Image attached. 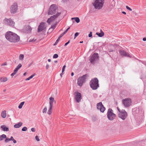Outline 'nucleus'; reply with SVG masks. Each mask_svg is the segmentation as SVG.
Listing matches in <instances>:
<instances>
[{
	"label": "nucleus",
	"instance_id": "51",
	"mask_svg": "<svg viewBox=\"0 0 146 146\" xmlns=\"http://www.w3.org/2000/svg\"><path fill=\"white\" fill-rule=\"evenodd\" d=\"M64 35L62 33V34L60 35L58 38H60Z\"/></svg>",
	"mask_w": 146,
	"mask_h": 146
},
{
	"label": "nucleus",
	"instance_id": "13",
	"mask_svg": "<svg viewBox=\"0 0 146 146\" xmlns=\"http://www.w3.org/2000/svg\"><path fill=\"white\" fill-rule=\"evenodd\" d=\"M46 23L41 22L39 25L38 28V32H40L44 30L46 28Z\"/></svg>",
	"mask_w": 146,
	"mask_h": 146
},
{
	"label": "nucleus",
	"instance_id": "1",
	"mask_svg": "<svg viewBox=\"0 0 146 146\" xmlns=\"http://www.w3.org/2000/svg\"><path fill=\"white\" fill-rule=\"evenodd\" d=\"M6 39L11 42L16 43L20 40V37L15 33L10 31L7 32L5 34Z\"/></svg>",
	"mask_w": 146,
	"mask_h": 146
},
{
	"label": "nucleus",
	"instance_id": "52",
	"mask_svg": "<svg viewBox=\"0 0 146 146\" xmlns=\"http://www.w3.org/2000/svg\"><path fill=\"white\" fill-rule=\"evenodd\" d=\"M13 141V142L14 143H17V141L15 140L14 139H13L12 140Z\"/></svg>",
	"mask_w": 146,
	"mask_h": 146
},
{
	"label": "nucleus",
	"instance_id": "2",
	"mask_svg": "<svg viewBox=\"0 0 146 146\" xmlns=\"http://www.w3.org/2000/svg\"><path fill=\"white\" fill-rule=\"evenodd\" d=\"M90 85L93 90L97 89L99 87L98 80L97 78L92 79L90 82Z\"/></svg>",
	"mask_w": 146,
	"mask_h": 146
},
{
	"label": "nucleus",
	"instance_id": "42",
	"mask_svg": "<svg viewBox=\"0 0 146 146\" xmlns=\"http://www.w3.org/2000/svg\"><path fill=\"white\" fill-rule=\"evenodd\" d=\"M54 102H49L50 107H53V103Z\"/></svg>",
	"mask_w": 146,
	"mask_h": 146
},
{
	"label": "nucleus",
	"instance_id": "33",
	"mask_svg": "<svg viewBox=\"0 0 146 146\" xmlns=\"http://www.w3.org/2000/svg\"><path fill=\"white\" fill-rule=\"evenodd\" d=\"M22 65L21 64H19L15 68L18 70L22 67Z\"/></svg>",
	"mask_w": 146,
	"mask_h": 146
},
{
	"label": "nucleus",
	"instance_id": "46",
	"mask_svg": "<svg viewBox=\"0 0 146 146\" xmlns=\"http://www.w3.org/2000/svg\"><path fill=\"white\" fill-rule=\"evenodd\" d=\"M92 32H90L89 34L88 35V36L89 37H92Z\"/></svg>",
	"mask_w": 146,
	"mask_h": 146
},
{
	"label": "nucleus",
	"instance_id": "44",
	"mask_svg": "<svg viewBox=\"0 0 146 146\" xmlns=\"http://www.w3.org/2000/svg\"><path fill=\"white\" fill-rule=\"evenodd\" d=\"M126 8L127 9L129 10V11H131L132 10V9L130 8L129 7L127 6H126Z\"/></svg>",
	"mask_w": 146,
	"mask_h": 146
},
{
	"label": "nucleus",
	"instance_id": "43",
	"mask_svg": "<svg viewBox=\"0 0 146 146\" xmlns=\"http://www.w3.org/2000/svg\"><path fill=\"white\" fill-rule=\"evenodd\" d=\"M10 141H10V139L9 138H7L5 140V142L6 143L8 142H9Z\"/></svg>",
	"mask_w": 146,
	"mask_h": 146
},
{
	"label": "nucleus",
	"instance_id": "21",
	"mask_svg": "<svg viewBox=\"0 0 146 146\" xmlns=\"http://www.w3.org/2000/svg\"><path fill=\"white\" fill-rule=\"evenodd\" d=\"M7 78L6 77H0V81L1 82H5L7 81Z\"/></svg>",
	"mask_w": 146,
	"mask_h": 146
},
{
	"label": "nucleus",
	"instance_id": "14",
	"mask_svg": "<svg viewBox=\"0 0 146 146\" xmlns=\"http://www.w3.org/2000/svg\"><path fill=\"white\" fill-rule=\"evenodd\" d=\"M97 109L99 110L102 112H104L105 110V108L104 107L102 102H100L97 104Z\"/></svg>",
	"mask_w": 146,
	"mask_h": 146
},
{
	"label": "nucleus",
	"instance_id": "38",
	"mask_svg": "<svg viewBox=\"0 0 146 146\" xmlns=\"http://www.w3.org/2000/svg\"><path fill=\"white\" fill-rule=\"evenodd\" d=\"M60 38H58L56 40V42H55V43L54 44V46L56 45L57 44L58 42H59V40H60Z\"/></svg>",
	"mask_w": 146,
	"mask_h": 146
},
{
	"label": "nucleus",
	"instance_id": "7",
	"mask_svg": "<svg viewBox=\"0 0 146 146\" xmlns=\"http://www.w3.org/2000/svg\"><path fill=\"white\" fill-rule=\"evenodd\" d=\"M60 14L61 13L58 12L56 14L51 16L48 19L47 22L50 24L51 22L54 21L60 15Z\"/></svg>",
	"mask_w": 146,
	"mask_h": 146
},
{
	"label": "nucleus",
	"instance_id": "27",
	"mask_svg": "<svg viewBox=\"0 0 146 146\" xmlns=\"http://www.w3.org/2000/svg\"><path fill=\"white\" fill-rule=\"evenodd\" d=\"M116 115L115 114H111V119L110 120H113L115 117Z\"/></svg>",
	"mask_w": 146,
	"mask_h": 146
},
{
	"label": "nucleus",
	"instance_id": "55",
	"mask_svg": "<svg viewBox=\"0 0 146 146\" xmlns=\"http://www.w3.org/2000/svg\"><path fill=\"white\" fill-rule=\"evenodd\" d=\"M7 65V63L6 62H5L4 63L2 64L1 65V66H4Z\"/></svg>",
	"mask_w": 146,
	"mask_h": 146
},
{
	"label": "nucleus",
	"instance_id": "56",
	"mask_svg": "<svg viewBox=\"0 0 146 146\" xmlns=\"http://www.w3.org/2000/svg\"><path fill=\"white\" fill-rule=\"evenodd\" d=\"M143 41H146V38L145 37V38H143Z\"/></svg>",
	"mask_w": 146,
	"mask_h": 146
},
{
	"label": "nucleus",
	"instance_id": "9",
	"mask_svg": "<svg viewBox=\"0 0 146 146\" xmlns=\"http://www.w3.org/2000/svg\"><path fill=\"white\" fill-rule=\"evenodd\" d=\"M4 22L6 24L11 27H13L15 26V22L10 19H5L4 20Z\"/></svg>",
	"mask_w": 146,
	"mask_h": 146
},
{
	"label": "nucleus",
	"instance_id": "28",
	"mask_svg": "<svg viewBox=\"0 0 146 146\" xmlns=\"http://www.w3.org/2000/svg\"><path fill=\"white\" fill-rule=\"evenodd\" d=\"M115 1L113 0L111 1V8H113L114 7V6H115Z\"/></svg>",
	"mask_w": 146,
	"mask_h": 146
},
{
	"label": "nucleus",
	"instance_id": "10",
	"mask_svg": "<svg viewBox=\"0 0 146 146\" xmlns=\"http://www.w3.org/2000/svg\"><path fill=\"white\" fill-rule=\"evenodd\" d=\"M98 53H94L90 59V62L93 64L95 62L98 60Z\"/></svg>",
	"mask_w": 146,
	"mask_h": 146
},
{
	"label": "nucleus",
	"instance_id": "12",
	"mask_svg": "<svg viewBox=\"0 0 146 146\" xmlns=\"http://www.w3.org/2000/svg\"><path fill=\"white\" fill-rule=\"evenodd\" d=\"M75 95V98L77 102L79 103L80 102L82 99L81 94L80 93L75 92L74 93Z\"/></svg>",
	"mask_w": 146,
	"mask_h": 146
},
{
	"label": "nucleus",
	"instance_id": "6",
	"mask_svg": "<svg viewBox=\"0 0 146 146\" xmlns=\"http://www.w3.org/2000/svg\"><path fill=\"white\" fill-rule=\"evenodd\" d=\"M131 101L130 98H125L122 100V103L125 107L127 108L131 105Z\"/></svg>",
	"mask_w": 146,
	"mask_h": 146
},
{
	"label": "nucleus",
	"instance_id": "5",
	"mask_svg": "<svg viewBox=\"0 0 146 146\" xmlns=\"http://www.w3.org/2000/svg\"><path fill=\"white\" fill-rule=\"evenodd\" d=\"M88 76L87 74L84 75L82 77L79 78L78 80V84L79 86H81L86 81V77Z\"/></svg>",
	"mask_w": 146,
	"mask_h": 146
},
{
	"label": "nucleus",
	"instance_id": "64",
	"mask_svg": "<svg viewBox=\"0 0 146 146\" xmlns=\"http://www.w3.org/2000/svg\"><path fill=\"white\" fill-rule=\"evenodd\" d=\"M57 61H56V60L55 61H54V62L55 63H57Z\"/></svg>",
	"mask_w": 146,
	"mask_h": 146
},
{
	"label": "nucleus",
	"instance_id": "18",
	"mask_svg": "<svg viewBox=\"0 0 146 146\" xmlns=\"http://www.w3.org/2000/svg\"><path fill=\"white\" fill-rule=\"evenodd\" d=\"M1 128L3 131H9V128L6 127L5 125H2L1 126Z\"/></svg>",
	"mask_w": 146,
	"mask_h": 146
},
{
	"label": "nucleus",
	"instance_id": "15",
	"mask_svg": "<svg viewBox=\"0 0 146 146\" xmlns=\"http://www.w3.org/2000/svg\"><path fill=\"white\" fill-rule=\"evenodd\" d=\"M32 29V28L29 25L25 26L23 28L24 31L27 33L31 32Z\"/></svg>",
	"mask_w": 146,
	"mask_h": 146
},
{
	"label": "nucleus",
	"instance_id": "39",
	"mask_svg": "<svg viewBox=\"0 0 146 146\" xmlns=\"http://www.w3.org/2000/svg\"><path fill=\"white\" fill-rule=\"evenodd\" d=\"M58 54H54L53 56V58H56L58 57Z\"/></svg>",
	"mask_w": 146,
	"mask_h": 146
},
{
	"label": "nucleus",
	"instance_id": "25",
	"mask_svg": "<svg viewBox=\"0 0 146 146\" xmlns=\"http://www.w3.org/2000/svg\"><path fill=\"white\" fill-rule=\"evenodd\" d=\"M6 138V135L5 134H3L0 135V141L4 139H5Z\"/></svg>",
	"mask_w": 146,
	"mask_h": 146
},
{
	"label": "nucleus",
	"instance_id": "20",
	"mask_svg": "<svg viewBox=\"0 0 146 146\" xmlns=\"http://www.w3.org/2000/svg\"><path fill=\"white\" fill-rule=\"evenodd\" d=\"M23 123L22 122H20L18 123V124H16L14 125V127L15 128H18L21 127Z\"/></svg>",
	"mask_w": 146,
	"mask_h": 146
},
{
	"label": "nucleus",
	"instance_id": "19",
	"mask_svg": "<svg viewBox=\"0 0 146 146\" xmlns=\"http://www.w3.org/2000/svg\"><path fill=\"white\" fill-rule=\"evenodd\" d=\"M96 34L98 35L99 37H102L104 35V33L101 30L100 33L97 32L96 33Z\"/></svg>",
	"mask_w": 146,
	"mask_h": 146
},
{
	"label": "nucleus",
	"instance_id": "58",
	"mask_svg": "<svg viewBox=\"0 0 146 146\" xmlns=\"http://www.w3.org/2000/svg\"><path fill=\"white\" fill-rule=\"evenodd\" d=\"M122 13H123V14L125 15H126V13L125 12H124V11H122Z\"/></svg>",
	"mask_w": 146,
	"mask_h": 146
},
{
	"label": "nucleus",
	"instance_id": "57",
	"mask_svg": "<svg viewBox=\"0 0 146 146\" xmlns=\"http://www.w3.org/2000/svg\"><path fill=\"white\" fill-rule=\"evenodd\" d=\"M117 109L118 110V111H119V113H120V112L121 111L118 108V107H117Z\"/></svg>",
	"mask_w": 146,
	"mask_h": 146
},
{
	"label": "nucleus",
	"instance_id": "4",
	"mask_svg": "<svg viewBox=\"0 0 146 146\" xmlns=\"http://www.w3.org/2000/svg\"><path fill=\"white\" fill-rule=\"evenodd\" d=\"M58 11V9L56 5H52L50 7L48 13V15H52L55 14Z\"/></svg>",
	"mask_w": 146,
	"mask_h": 146
},
{
	"label": "nucleus",
	"instance_id": "53",
	"mask_svg": "<svg viewBox=\"0 0 146 146\" xmlns=\"http://www.w3.org/2000/svg\"><path fill=\"white\" fill-rule=\"evenodd\" d=\"M68 31L66 29L63 33V34L65 35Z\"/></svg>",
	"mask_w": 146,
	"mask_h": 146
},
{
	"label": "nucleus",
	"instance_id": "24",
	"mask_svg": "<svg viewBox=\"0 0 146 146\" xmlns=\"http://www.w3.org/2000/svg\"><path fill=\"white\" fill-rule=\"evenodd\" d=\"M56 25V24H55L54 25H52L51 27V28H50L49 29V31H50V30L52 29L51 31H53L54 29L55 28Z\"/></svg>",
	"mask_w": 146,
	"mask_h": 146
},
{
	"label": "nucleus",
	"instance_id": "30",
	"mask_svg": "<svg viewBox=\"0 0 146 146\" xmlns=\"http://www.w3.org/2000/svg\"><path fill=\"white\" fill-rule=\"evenodd\" d=\"M24 57V56L23 54H21L19 56V59L21 60H23Z\"/></svg>",
	"mask_w": 146,
	"mask_h": 146
},
{
	"label": "nucleus",
	"instance_id": "16",
	"mask_svg": "<svg viewBox=\"0 0 146 146\" xmlns=\"http://www.w3.org/2000/svg\"><path fill=\"white\" fill-rule=\"evenodd\" d=\"M119 53L121 55L129 57H131L129 54L128 53L126 52L124 50H120L119 51Z\"/></svg>",
	"mask_w": 146,
	"mask_h": 146
},
{
	"label": "nucleus",
	"instance_id": "17",
	"mask_svg": "<svg viewBox=\"0 0 146 146\" xmlns=\"http://www.w3.org/2000/svg\"><path fill=\"white\" fill-rule=\"evenodd\" d=\"M117 46L118 45L115 44L113 45L110 44V48H112L110 49V52H112L114 51Z\"/></svg>",
	"mask_w": 146,
	"mask_h": 146
},
{
	"label": "nucleus",
	"instance_id": "8",
	"mask_svg": "<svg viewBox=\"0 0 146 146\" xmlns=\"http://www.w3.org/2000/svg\"><path fill=\"white\" fill-rule=\"evenodd\" d=\"M118 116L119 117L123 120H125L127 118V115L124 110H122L120 112Z\"/></svg>",
	"mask_w": 146,
	"mask_h": 146
},
{
	"label": "nucleus",
	"instance_id": "62",
	"mask_svg": "<svg viewBox=\"0 0 146 146\" xmlns=\"http://www.w3.org/2000/svg\"><path fill=\"white\" fill-rule=\"evenodd\" d=\"M70 29V27H69L68 28H67V29H66L67 31H68V30Z\"/></svg>",
	"mask_w": 146,
	"mask_h": 146
},
{
	"label": "nucleus",
	"instance_id": "47",
	"mask_svg": "<svg viewBox=\"0 0 146 146\" xmlns=\"http://www.w3.org/2000/svg\"><path fill=\"white\" fill-rule=\"evenodd\" d=\"M35 139L37 141H39L40 139L37 136H36L35 137Z\"/></svg>",
	"mask_w": 146,
	"mask_h": 146
},
{
	"label": "nucleus",
	"instance_id": "40",
	"mask_svg": "<svg viewBox=\"0 0 146 146\" xmlns=\"http://www.w3.org/2000/svg\"><path fill=\"white\" fill-rule=\"evenodd\" d=\"M27 130V128L26 127H24L22 129V130L23 131H26Z\"/></svg>",
	"mask_w": 146,
	"mask_h": 146
},
{
	"label": "nucleus",
	"instance_id": "36",
	"mask_svg": "<svg viewBox=\"0 0 146 146\" xmlns=\"http://www.w3.org/2000/svg\"><path fill=\"white\" fill-rule=\"evenodd\" d=\"M66 67V66L65 65H64L63 66V68H62V73L60 74V75L61 76H62V74L64 72V70H65V68Z\"/></svg>",
	"mask_w": 146,
	"mask_h": 146
},
{
	"label": "nucleus",
	"instance_id": "54",
	"mask_svg": "<svg viewBox=\"0 0 146 146\" xmlns=\"http://www.w3.org/2000/svg\"><path fill=\"white\" fill-rule=\"evenodd\" d=\"M9 139H10V141H12L13 139H13V137L12 136H11L10 138Z\"/></svg>",
	"mask_w": 146,
	"mask_h": 146
},
{
	"label": "nucleus",
	"instance_id": "50",
	"mask_svg": "<svg viewBox=\"0 0 146 146\" xmlns=\"http://www.w3.org/2000/svg\"><path fill=\"white\" fill-rule=\"evenodd\" d=\"M70 40H69V41L67 42L65 44V46H66L70 42Z\"/></svg>",
	"mask_w": 146,
	"mask_h": 146
},
{
	"label": "nucleus",
	"instance_id": "61",
	"mask_svg": "<svg viewBox=\"0 0 146 146\" xmlns=\"http://www.w3.org/2000/svg\"><path fill=\"white\" fill-rule=\"evenodd\" d=\"M26 72H25V73H24L23 75L24 76H25L26 75Z\"/></svg>",
	"mask_w": 146,
	"mask_h": 146
},
{
	"label": "nucleus",
	"instance_id": "45",
	"mask_svg": "<svg viewBox=\"0 0 146 146\" xmlns=\"http://www.w3.org/2000/svg\"><path fill=\"white\" fill-rule=\"evenodd\" d=\"M114 114L113 113V110L111 109H110V119H111V114Z\"/></svg>",
	"mask_w": 146,
	"mask_h": 146
},
{
	"label": "nucleus",
	"instance_id": "35",
	"mask_svg": "<svg viewBox=\"0 0 146 146\" xmlns=\"http://www.w3.org/2000/svg\"><path fill=\"white\" fill-rule=\"evenodd\" d=\"M75 20L76 22L77 23H79L80 21V19L78 17H75Z\"/></svg>",
	"mask_w": 146,
	"mask_h": 146
},
{
	"label": "nucleus",
	"instance_id": "34",
	"mask_svg": "<svg viewBox=\"0 0 146 146\" xmlns=\"http://www.w3.org/2000/svg\"><path fill=\"white\" fill-rule=\"evenodd\" d=\"M34 76V75H32L31 76L29 77V78H26L25 79V80H30V79L32 78Z\"/></svg>",
	"mask_w": 146,
	"mask_h": 146
},
{
	"label": "nucleus",
	"instance_id": "48",
	"mask_svg": "<svg viewBox=\"0 0 146 146\" xmlns=\"http://www.w3.org/2000/svg\"><path fill=\"white\" fill-rule=\"evenodd\" d=\"M49 67V65L48 64H46V70H48Z\"/></svg>",
	"mask_w": 146,
	"mask_h": 146
},
{
	"label": "nucleus",
	"instance_id": "37",
	"mask_svg": "<svg viewBox=\"0 0 146 146\" xmlns=\"http://www.w3.org/2000/svg\"><path fill=\"white\" fill-rule=\"evenodd\" d=\"M107 117L110 119V109H109L107 112Z\"/></svg>",
	"mask_w": 146,
	"mask_h": 146
},
{
	"label": "nucleus",
	"instance_id": "60",
	"mask_svg": "<svg viewBox=\"0 0 146 146\" xmlns=\"http://www.w3.org/2000/svg\"><path fill=\"white\" fill-rule=\"evenodd\" d=\"M48 62H51V60L50 59H48Z\"/></svg>",
	"mask_w": 146,
	"mask_h": 146
},
{
	"label": "nucleus",
	"instance_id": "32",
	"mask_svg": "<svg viewBox=\"0 0 146 146\" xmlns=\"http://www.w3.org/2000/svg\"><path fill=\"white\" fill-rule=\"evenodd\" d=\"M49 100L50 101L49 102H55V101L54 100V98L50 97L49 98Z\"/></svg>",
	"mask_w": 146,
	"mask_h": 146
},
{
	"label": "nucleus",
	"instance_id": "49",
	"mask_svg": "<svg viewBox=\"0 0 146 146\" xmlns=\"http://www.w3.org/2000/svg\"><path fill=\"white\" fill-rule=\"evenodd\" d=\"M31 130L33 132H35V129L34 128H33L31 129Z\"/></svg>",
	"mask_w": 146,
	"mask_h": 146
},
{
	"label": "nucleus",
	"instance_id": "26",
	"mask_svg": "<svg viewBox=\"0 0 146 146\" xmlns=\"http://www.w3.org/2000/svg\"><path fill=\"white\" fill-rule=\"evenodd\" d=\"M18 71V70L17 69L15 68L13 72L11 74V76H13Z\"/></svg>",
	"mask_w": 146,
	"mask_h": 146
},
{
	"label": "nucleus",
	"instance_id": "31",
	"mask_svg": "<svg viewBox=\"0 0 146 146\" xmlns=\"http://www.w3.org/2000/svg\"><path fill=\"white\" fill-rule=\"evenodd\" d=\"M47 110V108L45 107L42 111V112L43 113H46Z\"/></svg>",
	"mask_w": 146,
	"mask_h": 146
},
{
	"label": "nucleus",
	"instance_id": "11",
	"mask_svg": "<svg viewBox=\"0 0 146 146\" xmlns=\"http://www.w3.org/2000/svg\"><path fill=\"white\" fill-rule=\"evenodd\" d=\"M18 9V6L17 3H15L12 5L10 8V11L12 13H15Z\"/></svg>",
	"mask_w": 146,
	"mask_h": 146
},
{
	"label": "nucleus",
	"instance_id": "59",
	"mask_svg": "<svg viewBox=\"0 0 146 146\" xmlns=\"http://www.w3.org/2000/svg\"><path fill=\"white\" fill-rule=\"evenodd\" d=\"M71 76H73L74 75V73L72 72L71 73Z\"/></svg>",
	"mask_w": 146,
	"mask_h": 146
},
{
	"label": "nucleus",
	"instance_id": "41",
	"mask_svg": "<svg viewBox=\"0 0 146 146\" xmlns=\"http://www.w3.org/2000/svg\"><path fill=\"white\" fill-rule=\"evenodd\" d=\"M79 33H78V32H77L75 33V35H74V39H75L76 38L78 35H79Z\"/></svg>",
	"mask_w": 146,
	"mask_h": 146
},
{
	"label": "nucleus",
	"instance_id": "29",
	"mask_svg": "<svg viewBox=\"0 0 146 146\" xmlns=\"http://www.w3.org/2000/svg\"><path fill=\"white\" fill-rule=\"evenodd\" d=\"M24 103H25V102H21L20 104L19 105V106H18L19 108V109L21 108H22V107H23V106L24 105Z\"/></svg>",
	"mask_w": 146,
	"mask_h": 146
},
{
	"label": "nucleus",
	"instance_id": "63",
	"mask_svg": "<svg viewBox=\"0 0 146 146\" xmlns=\"http://www.w3.org/2000/svg\"><path fill=\"white\" fill-rule=\"evenodd\" d=\"M71 19L72 20H73V19H75V18H72Z\"/></svg>",
	"mask_w": 146,
	"mask_h": 146
},
{
	"label": "nucleus",
	"instance_id": "22",
	"mask_svg": "<svg viewBox=\"0 0 146 146\" xmlns=\"http://www.w3.org/2000/svg\"><path fill=\"white\" fill-rule=\"evenodd\" d=\"M1 117L3 118H5L6 116V111L5 110L3 111L1 114Z\"/></svg>",
	"mask_w": 146,
	"mask_h": 146
},
{
	"label": "nucleus",
	"instance_id": "23",
	"mask_svg": "<svg viewBox=\"0 0 146 146\" xmlns=\"http://www.w3.org/2000/svg\"><path fill=\"white\" fill-rule=\"evenodd\" d=\"M52 108L53 107H49L47 112L48 114L51 115L52 114Z\"/></svg>",
	"mask_w": 146,
	"mask_h": 146
},
{
	"label": "nucleus",
	"instance_id": "3",
	"mask_svg": "<svg viewBox=\"0 0 146 146\" xmlns=\"http://www.w3.org/2000/svg\"><path fill=\"white\" fill-rule=\"evenodd\" d=\"M104 3V0H96L93 4L96 9H100L102 8Z\"/></svg>",
	"mask_w": 146,
	"mask_h": 146
}]
</instances>
